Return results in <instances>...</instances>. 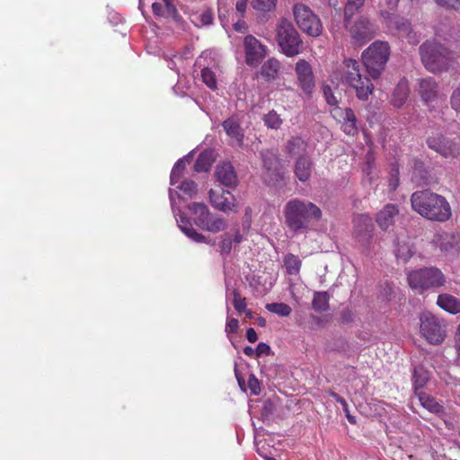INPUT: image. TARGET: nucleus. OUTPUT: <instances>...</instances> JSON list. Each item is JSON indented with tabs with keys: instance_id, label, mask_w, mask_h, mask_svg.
<instances>
[{
	"instance_id": "7",
	"label": "nucleus",
	"mask_w": 460,
	"mask_h": 460,
	"mask_svg": "<svg viewBox=\"0 0 460 460\" xmlns=\"http://www.w3.org/2000/svg\"><path fill=\"white\" fill-rule=\"evenodd\" d=\"M344 25L355 45L362 46L371 40L376 32V27L368 18L360 16L356 20L344 18Z\"/></svg>"
},
{
	"instance_id": "38",
	"label": "nucleus",
	"mask_w": 460,
	"mask_h": 460,
	"mask_svg": "<svg viewBox=\"0 0 460 460\" xmlns=\"http://www.w3.org/2000/svg\"><path fill=\"white\" fill-rule=\"evenodd\" d=\"M201 78L203 83L210 89L215 90L217 87V81L215 73L208 67L201 70Z\"/></svg>"
},
{
	"instance_id": "54",
	"label": "nucleus",
	"mask_w": 460,
	"mask_h": 460,
	"mask_svg": "<svg viewBox=\"0 0 460 460\" xmlns=\"http://www.w3.org/2000/svg\"><path fill=\"white\" fill-rule=\"evenodd\" d=\"M435 2L441 6L460 10V0H435Z\"/></svg>"
},
{
	"instance_id": "26",
	"label": "nucleus",
	"mask_w": 460,
	"mask_h": 460,
	"mask_svg": "<svg viewBox=\"0 0 460 460\" xmlns=\"http://www.w3.org/2000/svg\"><path fill=\"white\" fill-rule=\"evenodd\" d=\"M189 208L195 215L194 222L199 228L202 225L209 219L212 213L209 211L205 203L193 202L189 206Z\"/></svg>"
},
{
	"instance_id": "2",
	"label": "nucleus",
	"mask_w": 460,
	"mask_h": 460,
	"mask_svg": "<svg viewBox=\"0 0 460 460\" xmlns=\"http://www.w3.org/2000/svg\"><path fill=\"white\" fill-rule=\"evenodd\" d=\"M421 61L429 72L440 73L452 68L456 63L453 52L435 40H427L420 47Z\"/></svg>"
},
{
	"instance_id": "39",
	"label": "nucleus",
	"mask_w": 460,
	"mask_h": 460,
	"mask_svg": "<svg viewBox=\"0 0 460 460\" xmlns=\"http://www.w3.org/2000/svg\"><path fill=\"white\" fill-rule=\"evenodd\" d=\"M178 189L189 198H192L198 191L197 184L192 180L183 181Z\"/></svg>"
},
{
	"instance_id": "34",
	"label": "nucleus",
	"mask_w": 460,
	"mask_h": 460,
	"mask_svg": "<svg viewBox=\"0 0 460 460\" xmlns=\"http://www.w3.org/2000/svg\"><path fill=\"white\" fill-rule=\"evenodd\" d=\"M302 40L295 29H289V57L296 56L301 52Z\"/></svg>"
},
{
	"instance_id": "47",
	"label": "nucleus",
	"mask_w": 460,
	"mask_h": 460,
	"mask_svg": "<svg viewBox=\"0 0 460 460\" xmlns=\"http://www.w3.org/2000/svg\"><path fill=\"white\" fill-rule=\"evenodd\" d=\"M234 306L239 313H243L246 309L245 298H243L236 290L234 292Z\"/></svg>"
},
{
	"instance_id": "42",
	"label": "nucleus",
	"mask_w": 460,
	"mask_h": 460,
	"mask_svg": "<svg viewBox=\"0 0 460 460\" xmlns=\"http://www.w3.org/2000/svg\"><path fill=\"white\" fill-rule=\"evenodd\" d=\"M330 349L340 353H347L349 350V344L345 338L340 337L330 345Z\"/></svg>"
},
{
	"instance_id": "43",
	"label": "nucleus",
	"mask_w": 460,
	"mask_h": 460,
	"mask_svg": "<svg viewBox=\"0 0 460 460\" xmlns=\"http://www.w3.org/2000/svg\"><path fill=\"white\" fill-rule=\"evenodd\" d=\"M264 122L269 128H278L280 127L282 120L280 119L279 115L272 111L265 115Z\"/></svg>"
},
{
	"instance_id": "4",
	"label": "nucleus",
	"mask_w": 460,
	"mask_h": 460,
	"mask_svg": "<svg viewBox=\"0 0 460 460\" xmlns=\"http://www.w3.org/2000/svg\"><path fill=\"white\" fill-rule=\"evenodd\" d=\"M343 82L356 91L359 100L367 101L373 93L374 85L370 79L360 73V65L358 61L347 58L343 61Z\"/></svg>"
},
{
	"instance_id": "13",
	"label": "nucleus",
	"mask_w": 460,
	"mask_h": 460,
	"mask_svg": "<svg viewBox=\"0 0 460 460\" xmlns=\"http://www.w3.org/2000/svg\"><path fill=\"white\" fill-rule=\"evenodd\" d=\"M353 224L355 238L363 244H368L375 230L372 218L365 214L357 215L353 219Z\"/></svg>"
},
{
	"instance_id": "51",
	"label": "nucleus",
	"mask_w": 460,
	"mask_h": 460,
	"mask_svg": "<svg viewBox=\"0 0 460 460\" xmlns=\"http://www.w3.org/2000/svg\"><path fill=\"white\" fill-rule=\"evenodd\" d=\"M248 386L252 394L257 395L260 394L261 385L258 379L253 375H251L248 378Z\"/></svg>"
},
{
	"instance_id": "36",
	"label": "nucleus",
	"mask_w": 460,
	"mask_h": 460,
	"mask_svg": "<svg viewBox=\"0 0 460 460\" xmlns=\"http://www.w3.org/2000/svg\"><path fill=\"white\" fill-rule=\"evenodd\" d=\"M329 295L326 291L316 292L313 299V307L318 311L328 308Z\"/></svg>"
},
{
	"instance_id": "20",
	"label": "nucleus",
	"mask_w": 460,
	"mask_h": 460,
	"mask_svg": "<svg viewBox=\"0 0 460 460\" xmlns=\"http://www.w3.org/2000/svg\"><path fill=\"white\" fill-rule=\"evenodd\" d=\"M217 180L223 185L234 188L237 186L238 178L234 166L230 163H224L217 166Z\"/></svg>"
},
{
	"instance_id": "63",
	"label": "nucleus",
	"mask_w": 460,
	"mask_h": 460,
	"mask_svg": "<svg viewBox=\"0 0 460 460\" xmlns=\"http://www.w3.org/2000/svg\"><path fill=\"white\" fill-rule=\"evenodd\" d=\"M243 353L246 356L252 358L256 355V350L254 349H252V347L247 346L243 349Z\"/></svg>"
},
{
	"instance_id": "11",
	"label": "nucleus",
	"mask_w": 460,
	"mask_h": 460,
	"mask_svg": "<svg viewBox=\"0 0 460 460\" xmlns=\"http://www.w3.org/2000/svg\"><path fill=\"white\" fill-rule=\"evenodd\" d=\"M212 207L224 213H237L239 205L235 197L229 190L222 188L211 189L208 192Z\"/></svg>"
},
{
	"instance_id": "14",
	"label": "nucleus",
	"mask_w": 460,
	"mask_h": 460,
	"mask_svg": "<svg viewBox=\"0 0 460 460\" xmlns=\"http://www.w3.org/2000/svg\"><path fill=\"white\" fill-rule=\"evenodd\" d=\"M331 112L335 119L342 123L341 128L346 135L355 136L358 133L357 119L350 108L334 107Z\"/></svg>"
},
{
	"instance_id": "41",
	"label": "nucleus",
	"mask_w": 460,
	"mask_h": 460,
	"mask_svg": "<svg viewBox=\"0 0 460 460\" xmlns=\"http://www.w3.org/2000/svg\"><path fill=\"white\" fill-rule=\"evenodd\" d=\"M413 252L410 245L407 243L398 244L395 250V255L397 259L402 261H407L412 255Z\"/></svg>"
},
{
	"instance_id": "62",
	"label": "nucleus",
	"mask_w": 460,
	"mask_h": 460,
	"mask_svg": "<svg viewBox=\"0 0 460 460\" xmlns=\"http://www.w3.org/2000/svg\"><path fill=\"white\" fill-rule=\"evenodd\" d=\"M455 341H456V348L458 351H460V324L457 326V329L456 332V336H455Z\"/></svg>"
},
{
	"instance_id": "23",
	"label": "nucleus",
	"mask_w": 460,
	"mask_h": 460,
	"mask_svg": "<svg viewBox=\"0 0 460 460\" xmlns=\"http://www.w3.org/2000/svg\"><path fill=\"white\" fill-rule=\"evenodd\" d=\"M429 379L430 373L423 366L414 367L411 373L413 394L423 392V388Z\"/></svg>"
},
{
	"instance_id": "17",
	"label": "nucleus",
	"mask_w": 460,
	"mask_h": 460,
	"mask_svg": "<svg viewBox=\"0 0 460 460\" xmlns=\"http://www.w3.org/2000/svg\"><path fill=\"white\" fill-rule=\"evenodd\" d=\"M427 144L430 149H433L445 157H454L460 154L459 146L446 139L442 135L429 137L427 139Z\"/></svg>"
},
{
	"instance_id": "25",
	"label": "nucleus",
	"mask_w": 460,
	"mask_h": 460,
	"mask_svg": "<svg viewBox=\"0 0 460 460\" xmlns=\"http://www.w3.org/2000/svg\"><path fill=\"white\" fill-rule=\"evenodd\" d=\"M294 172L301 181H306L312 173V162L307 156H301L295 164Z\"/></svg>"
},
{
	"instance_id": "21",
	"label": "nucleus",
	"mask_w": 460,
	"mask_h": 460,
	"mask_svg": "<svg viewBox=\"0 0 460 460\" xmlns=\"http://www.w3.org/2000/svg\"><path fill=\"white\" fill-rule=\"evenodd\" d=\"M419 94L425 102L435 101L438 96V84L433 77H425L419 80Z\"/></svg>"
},
{
	"instance_id": "28",
	"label": "nucleus",
	"mask_w": 460,
	"mask_h": 460,
	"mask_svg": "<svg viewBox=\"0 0 460 460\" xmlns=\"http://www.w3.org/2000/svg\"><path fill=\"white\" fill-rule=\"evenodd\" d=\"M409 92L408 83L404 80L400 81L393 93L392 102L394 106L402 107L408 99Z\"/></svg>"
},
{
	"instance_id": "5",
	"label": "nucleus",
	"mask_w": 460,
	"mask_h": 460,
	"mask_svg": "<svg viewBox=\"0 0 460 460\" xmlns=\"http://www.w3.org/2000/svg\"><path fill=\"white\" fill-rule=\"evenodd\" d=\"M390 48L385 41H375L362 53V61L369 75L376 79L380 76L389 59Z\"/></svg>"
},
{
	"instance_id": "32",
	"label": "nucleus",
	"mask_w": 460,
	"mask_h": 460,
	"mask_svg": "<svg viewBox=\"0 0 460 460\" xmlns=\"http://www.w3.org/2000/svg\"><path fill=\"white\" fill-rule=\"evenodd\" d=\"M227 226L226 221L217 216L211 215L209 219L205 222L200 229L211 232V233H218L225 230Z\"/></svg>"
},
{
	"instance_id": "6",
	"label": "nucleus",
	"mask_w": 460,
	"mask_h": 460,
	"mask_svg": "<svg viewBox=\"0 0 460 460\" xmlns=\"http://www.w3.org/2000/svg\"><path fill=\"white\" fill-rule=\"evenodd\" d=\"M420 332L426 341L433 345L442 343L447 335L445 323L429 311L420 315Z\"/></svg>"
},
{
	"instance_id": "48",
	"label": "nucleus",
	"mask_w": 460,
	"mask_h": 460,
	"mask_svg": "<svg viewBox=\"0 0 460 460\" xmlns=\"http://www.w3.org/2000/svg\"><path fill=\"white\" fill-rule=\"evenodd\" d=\"M199 20L200 25H202V26H208V25L212 24L213 20H214L213 12L210 9H207V10L203 11L199 14Z\"/></svg>"
},
{
	"instance_id": "55",
	"label": "nucleus",
	"mask_w": 460,
	"mask_h": 460,
	"mask_svg": "<svg viewBox=\"0 0 460 460\" xmlns=\"http://www.w3.org/2000/svg\"><path fill=\"white\" fill-rule=\"evenodd\" d=\"M329 394L331 397H332L337 402H339V404H341L342 406V409L345 412H348V408H349V405L347 403V402L345 401V399L341 396L340 394L334 393V392H329Z\"/></svg>"
},
{
	"instance_id": "37",
	"label": "nucleus",
	"mask_w": 460,
	"mask_h": 460,
	"mask_svg": "<svg viewBox=\"0 0 460 460\" xmlns=\"http://www.w3.org/2000/svg\"><path fill=\"white\" fill-rule=\"evenodd\" d=\"M186 168V162L184 159L178 160L171 172L170 181L172 185H175L181 178Z\"/></svg>"
},
{
	"instance_id": "12",
	"label": "nucleus",
	"mask_w": 460,
	"mask_h": 460,
	"mask_svg": "<svg viewBox=\"0 0 460 460\" xmlns=\"http://www.w3.org/2000/svg\"><path fill=\"white\" fill-rule=\"evenodd\" d=\"M245 62L249 66H258L267 54V48L252 35L245 36L243 40Z\"/></svg>"
},
{
	"instance_id": "50",
	"label": "nucleus",
	"mask_w": 460,
	"mask_h": 460,
	"mask_svg": "<svg viewBox=\"0 0 460 460\" xmlns=\"http://www.w3.org/2000/svg\"><path fill=\"white\" fill-rule=\"evenodd\" d=\"M452 108L460 114V85L453 92L451 96Z\"/></svg>"
},
{
	"instance_id": "44",
	"label": "nucleus",
	"mask_w": 460,
	"mask_h": 460,
	"mask_svg": "<svg viewBox=\"0 0 460 460\" xmlns=\"http://www.w3.org/2000/svg\"><path fill=\"white\" fill-rule=\"evenodd\" d=\"M266 309L281 316L288 315V305L283 303H270L266 305Z\"/></svg>"
},
{
	"instance_id": "49",
	"label": "nucleus",
	"mask_w": 460,
	"mask_h": 460,
	"mask_svg": "<svg viewBox=\"0 0 460 460\" xmlns=\"http://www.w3.org/2000/svg\"><path fill=\"white\" fill-rule=\"evenodd\" d=\"M323 95L326 99V102L329 105L338 107V100L332 93V88L328 85H324L323 88Z\"/></svg>"
},
{
	"instance_id": "61",
	"label": "nucleus",
	"mask_w": 460,
	"mask_h": 460,
	"mask_svg": "<svg viewBox=\"0 0 460 460\" xmlns=\"http://www.w3.org/2000/svg\"><path fill=\"white\" fill-rule=\"evenodd\" d=\"M234 28L236 31H239V32H244L247 29L246 23L243 20H240L237 22H235L234 24Z\"/></svg>"
},
{
	"instance_id": "18",
	"label": "nucleus",
	"mask_w": 460,
	"mask_h": 460,
	"mask_svg": "<svg viewBox=\"0 0 460 460\" xmlns=\"http://www.w3.org/2000/svg\"><path fill=\"white\" fill-rule=\"evenodd\" d=\"M174 0H161L152 4V11L155 16L164 19H172L179 21L181 15L173 4Z\"/></svg>"
},
{
	"instance_id": "15",
	"label": "nucleus",
	"mask_w": 460,
	"mask_h": 460,
	"mask_svg": "<svg viewBox=\"0 0 460 460\" xmlns=\"http://www.w3.org/2000/svg\"><path fill=\"white\" fill-rule=\"evenodd\" d=\"M298 84L305 93H311L314 87V76L311 65L305 59H299L295 67Z\"/></svg>"
},
{
	"instance_id": "56",
	"label": "nucleus",
	"mask_w": 460,
	"mask_h": 460,
	"mask_svg": "<svg viewBox=\"0 0 460 460\" xmlns=\"http://www.w3.org/2000/svg\"><path fill=\"white\" fill-rule=\"evenodd\" d=\"M341 319L342 323L349 324L354 321V314L350 310L345 309L341 312Z\"/></svg>"
},
{
	"instance_id": "31",
	"label": "nucleus",
	"mask_w": 460,
	"mask_h": 460,
	"mask_svg": "<svg viewBox=\"0 0 460 460\" xmlns=\"http://www.w3.org/2000/svg\"><path fill=\"white\" fill-rule=\"evenodd\" d=\"M276 40L281 52L288 56V19L282 18L277 27Z\"/></svg>"
},
{
	"instance_id": "3",
	"label": "nucleus",
	"mask_w": 460,
	"mask_h": 460,
	"mask_svg": "<svg viewBox=\"0 0 460 460\" xmlns=\"http://www.w3.org/2000/svg\"><path fill=\"white\" fill-rule=\"evenodd\" d=\"M322 217L319 207L310 201L294 199L289 201V230L304 234L309 226Z\"/></svg>"
},
{
	"instance_id": "57",
	"label": "nucleus",
	"mask_w": 460,
	"mask_h": 460,
	"mask_svg": "<svg viewBox=\"0 0 460 460\" xmlns=\"http://www.w3.org/2000/svg\"><path fill=\"white\" fill-rule=\"evenodd\" d=\"M256 350V356L257 357H260L261 355L262 354H269L270 350V348L269 345H267L266 343L264 342H260L258 345H257V348L255 349Z\"/></svg>"
},
{
	"instance_id": "24",
	"label": "nucleus",
	"mask_w": 460,
	"mask_h": 460,
	"mask_svg": "<svg viewBox=\"0 0 460 460\" xmlns=\"http://www.w3.org/2000/svg\"><path fill=\"white\" fill-rule=\"evenodd\" d=\"M418 398L420 405L429 412L440 414L444 412V406L438 402L436 398L425 392H418L414 394Z\"/></svg>"
},
{
	"instance_id": "53",
	"label": "nucleus",
	"mask_w": 460,
	"mask_h": 460,
	"mask_svg": "<svg viewBox=\"0 0 460 460\" xmlns=\"http://www.w3.org/2000/svg\"><path fill=\"white\" fill-rule=\"evenodd\" d=\"M238 329H239L238 320L235 318L228 319V321L226 322V332L227 333V335H229L230 333L237 332Z\"/></svg>"
},
{
	"instance_id": "64",
	"label": "nucleus",
	"mask_w": 460,
	"mask_h": 460,
	"mask_svg": "<svg viewBox=\"0 0 460 460\" xmlns=\"http://www.w3.org/2000/svg\"><path fill=\"white\" fill-rule=\"evenodd\" d=\"M398 1L399 0H386L389 9L394 10L397 5Z\"/></svg>"
},
{
	"instance_id": "16",
	"label": "nucleus",
	"mask_w": 460,
	"mask_h": 460,
	"mask_svg": "<svg viewBox=\"0 0 460 460\" xmlns=\"http://www.w3.org/2000/svg\"><path fill=\"white\" fill-rule=\"evenodd\" d=\"M380 14L385 20L389 21L391 25L396 28L401 36L405 37L411 44L416 45L419 42L418 36L416 33L412 32L411 23L407 20L394 16L386 11H381Z\"/></svg>"
},
{
	"instance_id": "9",
	"label": "nucleus",
	"mask_w": 460,
	"mask_h": 460,
	"mask_svg": "<svg viewBox=\"0 0 460 460\" xmlns=\"http://www.w3.org/2000/svg\"><path fill=\"white\" fill-rule=\"evenodd\" d=\"M410 288H438L446 285V278L437 268H424L408 273Z\"/></svg>"
},
{
	"instance_id": "60",
	"label": "nucleus",
	"mask_w": 460,
	"mask_h": 460,
	"mask_svg": "<svg viewBox=\"0 0 460 460\" xmlns=\"http://www.w3.org/2000/svg\"><path fill=\"white\" fill-rule=\"evenodd\" d=\"M397 174H398V170L396 169L395 174L392 175L390 181H389V188L391 190H394L399 184V178H398Z\"/></svg>"
},
{
	"instance_id": "59",
	"label": "nucleus",
	"mask_w": 460,
	"mask_h": 460,
	"mask_svg": "<svg viewBox=\"0 0 460 460\" xmlns=\"http://www.w3.org/2000/svg\"><path fill=\"white\" fill-rule=\"evenodd\" d=\"M248 0H237L235 7L236 10L241 13L243 16L245 13L246 6H247Z\"/></svg>"
},
{
	"instance_id": "27",
	"label": "nucleus",
	"mask_w": 460,
	"mask_h": 460,
	"mask_svg": "<svg viewBox=\"0 0 460 460\" xmlns=\"http://www.w3.org/2000/svg\"><path fill=\"white\" fill-rule=\"evenodd\" d=\"M437 304L440 308L450 314H455L460 313V300L451 295H439Z\"/></svg>"
},
{
	"instance_id": "33",
	"label": "nucleus",
	"mask_w": 460,
	"mask_h": 460,
	"mask_svg": "<svg viewBox=\"0 0 460 460\" xmlns=\"http://www.w3.org/2000/svg\"><path fill=\"white\" fill-rule=\"evenodd\" d=\"M213 164L211 154L208 152H202L199 155L195 164L194 170L198 172H208Z\"/></svg>"
},
{
	"instance_id": "29",
	"label": "nucleus",
	"mask_w": 460,
	"mask_h": 460,
	"mask_svg": "<svg viewBox=\"0 0 460 460\" xmlns=\"http://www.w3.org/2000/svg\"><path fill=\"white\" fill-rule=\"evenodd\" d=\"M178 226L181 230L191 240L197 243H204L206 242V237L198 233L193 227L189 218L186 217L181 216L180 220L178 221Z\"/></svg>"
},
{
	"instance_id": "19",
	"label": "nucleus",
	"mask_w": 460,
	"mask_h": 460,
	"mask_svg": "<svg viewBox=\"0 0 460 460\" xmlns=\"http://www.w3.org/2000/svg\"><path fill=\"white\" fill-rule=\"evenodd\" d=\"M226 135L231 138V144L242 147L244 134L236 117H230L222 123Z\"/></svg>"
},
{
	"instance_id": "40",
	"label": "nucleus",
	"mask_w": 460,
	"mask_h": 460,
	"mask_svg": "<svg viewBox=\"0 0 460 460\" xmlns=\"http://www.w3.org/2000/svg\"><path fill=\"white\" fill-rule=\"evenodd\" d=\"M277 0H252V6L261 12H270L276 6Z\"/></svg>"
},
{
	"instance_id": "10",
	"label": "nucleus",
	"mask_w": 460,
	"mask_h": 460,
	"mask_svg": "<svg viewBox=\"0 0 460 460\" xmlns=\"http://www.w3.org/2000/svg\"><path fill=\"white\" fill-rule=\"evenodd\" d=\"M263 162V180L270 186H277L284 180V171L277 155L266 150L261 152Z\"/></svg>"
},
{
	"instance_id": "22",
	"label": "nucleus",
	"mask_w": 460,
	"mask_h": 460,
	"mask_svg": "<svg viewBox=\"0 0 460 460\" xmlns=\"http://www.w3.org/2000/svg\"><path fill=\"white\" fill-rule=\"evenodd\" d=\"M399 210L394 204H387L376 214V223L382 230H388L394 226Z\"/></svg>"
},
{
	"instance_id": "35",
	"label": "nucleus",
	"mask_w": 460,
	"mask_h": 460,
	"mask_svg": "<svg viewBox=\"0 0 460 460\" xmlns=\"http://www.w3.org/2000/svg\"><path fill=\"white\" fill-rule=\"evenodd\" d=\"M366 0H347L344 7V18L353 16L362 8Z\"/></svg>"
},
{
	"instance_id": "1",
	"label": "nucleus",
	"mask_w": 460,
	"mask_h": 460,
	"mask_svg": "<svg viewBox=\"0 0 460 460\" xmlns=\"http://www.w3.org/2000/svg\"><path fill=\"white\" fill-rule=\"evenodd\" d=\"M411 202L413 210L429 220L445 222L452 214L447 199L428 190L412 193Z\"/></svg>"
},
{
	"instance_id": "8",
	"label": "nucleus",
	"mask_w": 460,
	"mask_h": 460,
	"mask_svg": "<svg viewBox=\"0 0 460 460\" xmlns=\"http://www.w3.org/2000/svg\"><path fill=\"white\" fill-rule=\"evenodd\" d=\"M295 21L298 28L311 37H318L323 32L320 18L306 5L296 4L293 8Z\"/></svg>"
},
{
	"instance_id": "52",
	"label": "nucleus",
	"mask_w": 460,
	"mask_h": 460,
	"mask_svg": "<svg viewBox=\"0 0 460 460\" xmlns=\"http://www.w3.org/2000/svg\"><path fill=\"white\" fill-rule=\"evenodd\" d=\"M330 321H331V318L329 316H323V317L312 316L311 324L313 327H315V328H323L330 323Z\"/></svg>"
},
{
	"instance_id": "45",
	"label": "nucleus",
	"mask_w": 460,
	"mask_h": 460,
	"mask_svg": "<svg viewBox=\"0 0 460 460\" xmlns=\"http://www.w3.org/2000/svg\"><path fill=\"white\" fill-rule=\"evenodd\" d=\"M306 144L300 137L289 141V154H301L305 150Z\"/></svg>"
},
{
	"instance_id": "58",
	"label": "nucleus",
	"mask_w": 460,
	"mask_h": 460,
	"mask_svg": "<svg viewBox=\"0 0 460 460\" xmlns=\"http://www.w3.org/2000/svg\"><path fill=\"white\" fill-rule=\"evenodd\" d=\"M246 338L249 342L254 343L258 340L257 333L253 328H249L246 331Z\"/></svg>"
},
{
	"instance_id": "46",
	"label": "nucleus",
	"mask_w": 460,
	"mask_h": 460,
	"mask_svg": "<svg viewBox=\"0 0 460 460\" xmlns=\"http://www.w3.org/2000/svg\"><path fill=\"white\" fill-rule=\"evenodd\" d=\"M301 268V260L295 255L289 254V276H297Z\"/></svg>"
},
{
	"instance_id": "30",
	"label": "nucleus",
	"mask_w": 460,
	"mask_h": 460,
	"mask_svg": "<svg viewBox=\"0 0 460 460\" xmlns=\"http://www.w3.org/2000/svg\"><path fill=\"white\" fill-rule=\"evenodd\" d=\"M279 67V62L276 58H270L261 66L260 75L266 81L273 80L276 77Z\"/></svg>"
}]
</instances>
